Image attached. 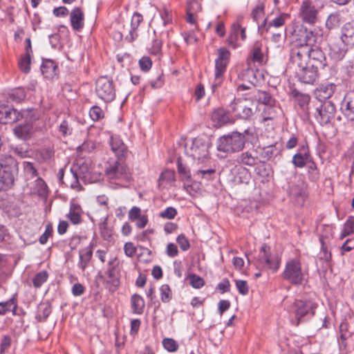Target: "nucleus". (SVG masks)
Masks as SVG:
<instances>
[{"label":"nucleus","instance_id":"4c0bfd02","mask_svg":"<svg viewBox=\"0 0 354 354\" xmlns=\"http://www.w3.org/2000/svg\"><path fill=\"white\" fill-rule=\"evenodd\" d=\"M17 308V301L14 297L6 301L0 302V316L5 315L10 311H12L13 315H15Z\"/></svg>","mask_w":354,"mask_h":354},{"label":"nucleus","instance_id":"2f4dec72","mask_svg":"<svg viewBox=\"0 0 354 354\" xmlns=\"http://www.w3.org/2000/svg\"><path fill=\"white\" fill-rule=\"evenodd\" d=\"M117 259L114 258L109 261L108 266L109 268L107 271L106 272V274L107 275V281L111 283L113 286L117 287L119 286V277L118 273L116 270V263Z\"/></svg>","mask_w":354,"mask_h":354},{"label":"nucleus","instance_id":"69168bd1","mask_svg":"<svg viewBox=\"0 0 354 354\" xmlns=\"http://www.w3.org/2000/svg\"><path fill=\"white\" fill-rule=\"evenodd\" d=\"M177 214V210L173 207H167L160 213V216L164 218L173 219Z\"/></svg>","mask_w":354,"mask_h":354},{"label":"nucleus","instance_id":"de8ad7c7","mask_svg":"<svg viewBox=\"0 0 354 354\" xmlns=\"http://www.w3.org/2000/svg\"><path fill=\"white\" fill-rule=\"evenodd\" d=\"M341 22V15L339 12L330 14L326 21V26L328 28L332 29L339 25Z\"/></svg>","mask_w":354,"mask_h":354},{"label":"nucleus","instance_id":"5701e85b","mask_svg":"<svg viewBox=\"0 0 354 354\" xmlns=\"http://www.w3.org/2000/svg\"><path fill=\"white\" fill-rule=\"evenodd\" d=\"M346 46H347V44L343 43L342 39L330 44L328 53L331 59L335 61L342 59L347 52Z\"/></svg>","mask_w":354,"mask_h":354},{"label":"nucleus","instance_id":"a18cd8bd","mask_svg":"<svg viewBox=\"0 0 354 354\" xmlns=\"http://www.w3.org/2000/svg\"><path fill=\"white\" fill-rule=\"evenodd\" d=\"M175 180V172L174 170L167 169L162 171L159 177V185H165Z\"/></svg>","mask_w":354,"mask_h":354},{"label":"nucleus","instance_id":"bb28decb","mask_svg":"<svg viewBox=\"0 0 354 354\" xmlns=\"http://www.w3.org/2000/svg\"><path fill=\"white\" fill-rule=\"evenodd\" d=\"M83 214L84 212L80 205L72 200L70 203V209L67 218L73 225H78L82 223Z\"/></svg>","mask_w":354,"mask_h":354},{"label":"nucleus","instance_id":"13d9d810","mask_svg":"<svg viewBox=\"0 0 354 354\" xmlns=\"http://www.w3.org/2000/svg\"><path fill=\"white\" fill-rule=\"evenodd\" d=\"M308 171L309 174V178L312 181H316L319 179V174L314 162H310L308 165Z\"/></svg>","mask_w":354,"mask_h":354},{"label":"nucleus","instance_id":"ddd939ff","mask_svg":"<svg viewBox=\"0 0 354 354\" xmlns=\"http://www.w3.org/2000/svg\"><path fill=\"white\" fill-rule=\"evenodd\" d=\"M95 92L98 97L105 102H111L115 96L113 82L105 77L97 79Z\"/></svg>","mask_w":354,"mask_h":354},{"label":"nucleus","instance_id":"2eb2a0df","mask_svg":"<svg viewBox=\"0 0 354 354\" xmlns=\"http://www.w3.org/2000/svg\"><path fill=\"white\" fill-rule=\"evenodd\" d=\"M317 306V304L310 300H295L294 307L295 317L297 320V325L303 317H313Z\"/></svg>","mask_w":354,"mask_h":354},{"label":"nucleus","instance_id":"7c9ffc66","mask_svg":"<svg viewBox=\"0 0 354 354\" xmlns=\"http://www.w3.org/2000/svg\"><path fill=\"white\" fill-rule=\"evenodd\" d=\"M249 97L253 102L254 100H256L266 106H272L274 102V100L268 93L260 90L254 89Z\"/></svg>","mask_w":354,"mask_h":354},{"label":"nucleus","instance_id":"a19ab883","mask_svg":"<svg viewBox=\"0 0 354 354\" xmlns=\"http://www.w3.org/2000/svg\"><path fill=\"white\" fill-rule=\"evenodd\" d=\"M26 97L25 89L21 87L13 88L8 93V99L16 103L22 102Z\"/></svg>","mask_w":354,"mask_h":354},{"label":"nucleus","instance_id":"aec40b11","mask_svg":"<svg viewBox=\"0 0 354 354\" xmlns=\"http://www.w3.org/2000/svg\"><path fill=\"white\" fill-rule=\"evenodd\" d=\"M341 109L348 120L354 121V91L346 94L342 102Z\"/></svg>","mask_w":354,"mask_h":354},{"label":"nucleus","instance_id":"6e6552de","mask_svg":"<svg viewBox=\"0 0 354 354\" xmlns=\"http://www.w3.org/2000/svg\"><path fill=\"white\" fill-rule=\"evenodd\" d=\"M284 280L293 285H301L305 281L306 274L302 270L299 260L293 259L288 261L282 273Z\"/></svg>","mask_w":354,"mask_h":354},{"label":"nucleus","instance_id":"412c9836","mask_svg":"<svg viewBox=\"0 0 354 354\" xmlns=\"http://www.w3.org/2000/svg\"><path fill=\"white\" fill-rule=\"evenodd\" d=\"M309 63L315 64L319 68H324L326 65V56L324 52L317 46H309Z\"/></svg>","mask_w":354,"mask_h":354},{"label":"nucleus","instance_id":"f3484780","mask_svg":"<svg viewBox=\"0 0 354 354\" xmlns=\"http://www.w3.org/2000/svg\"><path fill=\"white\" fill-rule=\"evenodd\" d=\"M336 109L331 102H326L316 109L315 117L321 124H328L334 118Z\"/></svg>","mask_w":354,"mask_h":354},{"label":"nucleus","instance_id":"0e129e2a","mask_svg":"<svg viewBox=\"0 0 354 354\" xmlns=\"http://www.w3.org/2000/svg\"><path fill=\"white\" fill-rule=\"evenodd\" d=\"M215 173L216 170L214 169H200L196 172L195 175L201 176L207 180H210L213 178Z\"/></svg>","mask_w":354,"mask_h":354},{"label":"nucleus","instance_id":"4468645a","mask_svg":"<svg viewBox=\"0 0 354 354\" xmlns=\"http://www.w3.org/2000/svg\"><path fill=\"white\" fill-rule=\"evenodd\" d=\"M290 196L299 205H302L308 198L307 185L299 178L291 182L288 187Z\"/></svg>","mask_w":354,"mask_h":354},{"label":"nucleus","instance_id":"680f3d73","mask_svg":"<svg viewBox=\"0 0 354 354\" xmlns=\"http://www.w3.org/2000/svg\"><path fill=\"white\" fill-rule=\"evenodd\" d=\"M11 343V337L8 335H3L0 344V353L3 354L6 351H7L10 347Z\"/></svg>","mask_w":354,"mask_h":354},{"label":"nucleus","instance_id":"5fc2aeb1","mask_svg":"<svg viewBox=\"0 0 354 354\" xmlns=\"http://www.w3.org/2000/svg\"><path fill=\"white\" fill-rule=\"evenodd\" d=\"M104 111L98 106H93L89 111V115L93 121H98L104 118Z\"/></svg>","mask_w":354,"mask_h":354},{"label":"nucleus","instance_id":"6e6d98bb","mask_svg":"<svg viewBox=\"0 0 354 354\" xmlns=\"http://www.w3.org/2000/svg\"><path fill=\"white\" fill-rule=\"evenodd\" d=\"M189 283H190L191 286L194 288H196V289L201 288L205 284V281H204L203 279L195 274H190L189 276Z\"/></svg>","mask_w":354,"mask_h":354},{"label":"nucleus","instance_id":"58836bf2","mask_svg":"<svg viewBox=\"0 0 354 354\" xmlns=\"http://www.w3.org/2000/svg\"><path fill=\"white\" fill-rule=\"evenodd\" d=\"M258 161V157L253 155L251 151L243 152L238 158V162L244 165L253 167Z\"/></svg>","mask_w":354,"mask_h":354},{"label":"nucleus","instance_id":"72a5a7b5","mask_svg":"<svg viewBox=\"0 0 354 354\" xmlns=\"http://www.w3.org/2000/svg\"><path fill=\"white\" fill-rule=\"evenodd\" d=\"M57 66L50 59H46L43 62L41 71L43 75L48 79L53 78L57 74Z\"/></svg>","mask_w":354,"mask_h":354},{"label":"nucleus","instance_id":"0eeeda50","mask_svg":"<svg viewBox=\"0 0 354 354\" xmlns=\"http://www.w3.org/2000/svg\"><path fill=\"white\" fill-rule=\"evenodd\" d=\"M290 35L292 37L293 47L314 45L317 39V35L313 31L308 30L306 26L300 24H292V30L290 32Z\"/></svg>","mask_w":354,"mask_h":354},{"label":"nucleus","instance_id":"6ab92c4d","mask_svg":"<svg viewBox=\"0 0 354 354\" xmlns=\"http://www.w3.org/2000/svg\"><path fill=\"white\" fill-rule=\"evenodd\" d=\"M36 120H26L24 124H19L13 129V133L16 137L23 140H29L34 134L35 129L32 124L33 121Z\"/></svg>","mask_w":354,"mask_h":354},{"label":"nucleus","instance_id":"20e7f679","mask_svg":"<svg viewBox=\"0 0 354 354\" xmlns=\"http://www.w3.org/2000/svg\"><path fill=\"white\" fill-rule=\"evenodd\" d=\"M38 120L39 115L37 111L32 109H28L19 111L16 109L8 106H0V123H14L20 119Z\"/></svg>","mask_w":354,"mask_h":354},{"label":"nucleus","instance_id":"f8f14e48","mask_svg":"<svg viewBox=\"0 0 354 354\" xmlns=\"http://www.w3.org/2000/svg\"><path fill=\"white\" fill-rule=\"evenodd\" d=\"M90 166L87 162H82L81 160L77 162L71 167V181L70 187L76 190H81L82 187L80 184V179H86L90 174Z\"/></svg>","mask_w":354,"mask_h":354},{"label":"nucleus","instance_id":"c9c22d12","mask_svg":"<svg viewBox=\"0 0 354 354\" xmlns=\"http://www.w3.org/2000/svg\"><path fill=\"white\" fill-rule=\"evenodd\" d=\"M263 46L261 42L257 41L254 43L251 51L253 62L262 64L265 61V54L263 51Z\"/></svg>","mask_w":354,"mask_h":354},{"label":"nucleus","instance_id":"774afa93","mask_svg":"<svg viewBox=\"0 0 354 354\" xmlns=\"http://www.w3.org/2000/svg\"><path fill=\"white\" fill-rule=\"evenodd\" d=\"M340 338L342 340L347 339L351 336L348 331V324L346 322H342L339 326Z\"/></svg>","mask_w":354,"mask_h":354},{"label":"nucleus","instance_id":"f03ea898","mask_svg":"<svg viewBox=\"0 0 354 354\" xmlns=\"http://www.w3.org/2000/svg\"><path fill=\"white\" fill-rule=\"evenodd\" d=\"M104 173L110 180L128 182L131 178V171L122 159L109 160L106 164Z\"/></svg>","mask_w":354,"mask_h":354},{"label":"nucleus","instance_id":"49530a36","mask_svg":"<svg viewBox=\"0 0 354 354\" xmlns=\"http://www.w3.org/2000/svg\"><path fill=\"white\" fill-rule=\"evenodd\" d=\"M308 156L306 151L304 153H297L293 156L292 162L296 167L302 168L306 165Z\"/></svg>","mask_w":354,"mask_h":354},{"label":"nucleus","instance_id":"4be33fe9","mask_svg":"<svg viewBox=\"0 0 354 354\" xmlns=\"http://www.w3.org/2000/svg\"><path fill=\"white\" fill-rule=\"evenodd\" d=\"M287 17V14L281 13L271 21H268V18H266L261 24L259 25V30H261V32L263 31L268 32L271 28H280L285 24Z\"/></svg>","mask_w":354,"mask_h":354},{"label":"nucleus","instance_id":"f257e3e1","mask_svg":"<svg viewBox=\"0 0 354 354\" xmlns=\"http://www.w3.org/2000/svg\"><path fill=\"white\" fill-rule=\"evenodd\" d=\"M17 171V162L10 155L0 157V189L10 187L14 183Z\"/></svg>","mask_w":354,"mask_h":354},{"label":"nucleus","instance_id":"338daca9","mask_svg":"<svg viewBox=\"0 0 354 354\" xmlns=\"http://www.w3.org/2000/svg\"><path fill=\"white\" fill-rule=\"evenodd\" d=\"M141 216V209L137 206H133L128 214L129 219L131 221H136Z\"/></svg>","mask_w":354,"mask_h":354},{"label":"nucleus","instance_id":"dca6fc26","mask_svg":"<svg viewBox=\"0 0 354 354\" xmlns=\"http://www.w3.org/2000/svg\"><path fill=\"white\" fill-rule=\"evenodd\" d=\"M318 66L309 63L296 68V75L299 80L304 84H313L318 79Z\"/></svg>","mask_w":354,"mask_h":354},{"label":"nucleus","instance_id":"7ed1b4c3","mask_svg":"<svg viewBox=\"0 0 354 354\" xmlns=\"http://www.w3.org/2000/svg\"><path fill=\"white\" fill-rule=\"evenodd\" d=\"M230 52L225 48L218 49L217 57L215 59L214 79L212 83L211 88L214 93L221 86L224 74L230 62Z\"/></svg>","mask_w":354,"mask_h":354},{"label":"nucleus","instance_id":"9b49d317","mask_svg":"<svg viewBox=\"0 0 354 354\" xmlns=\"http://www.w3.org/2000/svg\"><path fill=\"white\" fill-rule=\"evenodd\" d=\"M186 153L194 160L202 162L209 157V144L204 139L196 138L192 140L191 144L186 145Z\"/></svg>","mask_w":354,"mask_h":354},{"label":"nucleus","instance_id":"ea45409f","mask_svg":"<svg viewBox=\"0 0 354 354\" xmlns=\"http://www.w3.org/2000/svg\"><path fill=\"white\" fill-rule=\"evenodd\" d=\"M51 306L48 302L41 303L38 306L37 319L41 322L46 321L49 315L51 313Z\"/></svg>","mask_w":354,"mask_h":354},{"label":"nucleus","instance_id":"c03bdc74","mask_svg":"<svg viewBox=\"0 0 354 354\" xmlns=\"http://www.w3.org/2000/svg\"><path fill=\"white\" fill-rule=\"evenodd\" d=\"M177 170L183 180H191L190 170L186 165L183 164L181 158H178L177 160Z\"/></svg>","mask_w":354,"mask_h":354},{"label":"nucleus","instance_id":"1a4fd4ad","mask_svg":"<svg viewBox=\"0 0 354 354\" xmlns=\"http://www.w3.org/2000/svg\"><path fill=\"white\" fill-rule=\"evenodd\" d=\"M281 264V257L276 252H272L270 247L263 244L257 260V266L261 268L277 271Z\"/></svg>","mask_w":354,"mask_h":354},{"label":"nucleus","instance_id":"39448f33","mask_svg":"<svg viewBox=\"0 0 354 354\" xmlns=\"http://www.w3.org/2000/svg\"><path fill=\"white\" fill-rule=\"evenodd\" d=\"M245 142L244 136L237 132H233L218 139L217 149L227 153H234L241 151L244 147Z\"/></svg>","mask_w":354,"mask_h":354},{"label":"nucleus","instance_id":"4d7b16f0","mask_svg":"<svg viewBox=\"0 0 354 354\" xmlns=\"http://www.w3.org/2000/svg\"><path fill=\"white\" fill-rule=\"evenodd\" d=\"M276 112L272 106H265L261 113L262 122L271 120L275 117Z\"/></svg>","mask_w":354,"mask_h":354},{"label":"nucleus","instance_id":"e2e57ef3","mask_svg":"<svg viewBox=\"0 0 354 354\" xmlns=\"http://www.w3.org/2000/svg\"><path fill=\"white\" fill-rule=\"evenodd\" d=\"M160 17L162 20L163 26H165L167 24L171 23L172 16L171 12L166 8H164L160 12Z\"/></svg>","mask_w":354,"mask_h":354},{"label":"nucleus","instance_id":"a211bd4d","mask_svg":"<svg viewBox=\"0 0 354 354\" xmlns=\"http://www.w3.org/2000/svg\"><path fill=\"white\" fill-rule=\"evenodd\" d=\"M309 46L293 47L290 53V59L298 68L309 64Z\"/></svg>","mask_w":354,"mask_h":354},{"label":"nucleus","instance_id":"f704fd0d","mask_svg":"<svg viewBox=\"0 0 354 354\" xmlns=\"http://www.w3.org/2000/svg\"><path fill=\"white\" fill-rule=\"evenodd\" d=\"M131 307L133 314L141 315L145 308V301L139 295L134 294L131 298Z\"/></svg>","mask_w":354,"mask_h":354},{"label":"nucleus","instance_id":"9d476101","mask_svg":"<svg viewBox=\"0 0 354 354\" xmlns=\"http://www.w3.org/2000/svg\"><path fill=\"white\" fill-rule=\"evenodd\" d=\"M324 4L315 5L310 0H303L299 9V17L307 24L314 25L318 21V15Z\"/></svg>","mask_w":354,"mask_h":354},{"label":"nucleus","instance_id":"393cba45","mask_svg":"<svg viewBox=\"0 0 354 354\" xmlns=\"http://www.w3.org/2000/svg\"><path fill=\"white\" fill-rule=\"evenodd\" d=\"M110 146L118 159L125 158L128 153L127 146L118 136H112L110 140Z\"/></svg>","mask_w":354,"mask_h":354},{"label":"nucleus","instance_id":"a878e982","mask_svg":"<svg viewBox=\"0 0 354 354\" xmlns=\"http://www.w3.org/2000/svg\"><path fill=\"white\" fill-rule=\"evenodd\" d=\"M214 125L216 127H221L226 124L232 123L229 114L222 108L215 109L211 115Z\"/></svg>","mask_w":354,"mask_h":354},{"label":"nucleus","instance_id":"37998d69","mask_svg":"<svg viewBox=\"0 0 354 354\" xmlns=\"http://www.w3.org/2000/svg\"><path fill=\"white\" fill-rule=\"evenodd\" d=\"M31 55L24 53L21 56L18 62L20 70L24 73H28L30 71Z\"/></svg>","mask_w":354,"mask_h":354},{"label":"nucleus","instance_id":"473e14b6","mask_svg":"<svg viewBox=\"0 0 354 354\" xmlns=\"http://www.w3.org/2000/svg\"><path fill=\"white\" fill-rule=\"evenodd\" d=\"M54 148L52 146L41 147L35 152L36 158L41 162L50 160L54 156Z\"/></svg>","mask_w":354,"mask_h":354},{"label":"nucleus","instance_id":"09e8293b","mask_svg":"<svg viewBox=\"0 0 354 354\" xmlns=\"http://www.w3.org/2000/svg\"><path fill=\"white\" fill-rule=\"evenodd\" d=\"M160 299L163 303H168L172 298V292L168 284H163L160 288Z\"/></svg>","mask_w":354,"mask_h":354},{"label":"nucleus","instance_id":"423d86ee","mask_svg":"<svg viewBox=\"0 0 354 354\" xmlns=\"http://www.w3.org/2000/svg\"><path fill=\"white\" fill-rule=\"evenodd\" d=\"M255 106L250 97L235 98L230 104V111L236 118L247 120L254 115Z\"/></svg>","mask_w":354,"mask_h":354},{"label":"nucleus","instance_id":"052dcab7","mask_svg":"<svg viewBox=\"0 0 354 354\" xmlns=\"http://www.w3.org/2000/svg\"><path fill=\"white\" fill-rule=\"evenodd\" d=\"M236 287L239 292L242 295H246L249 291V287L246 281L235 280Z\"/></svg>","mask_w":354,"mask_h":354},{"label":"nucleus","instance_id":"79ce46f5","mask_svg":"<svg viewBox=\"0 0 354 354\" xmlns=\"http://www.w3.org/2000/svg\"><path fill=\"white\" fill-rule=\"evenodd\" d=\"M240 29L241 25H239V24H234L232 26L231 32H230L227 38V44L229 46H232L233 48H236L237 47L236 41L238 39V35Z\"/></svg>","mask_w":354,"mask_h":354},{"label":"nucleus","instance_id":"c85d7f7f","mask_svg":"<svg viewBox=\"0 0 354 354\" xmlns=\"http://www.w3.org/2000/svg\"><path fill=\"white\" fill-rule=\"evenodd\" d=\"M93 256V247L91 245L79 251L78 267L84 272L88 266Z\"/></svg>","mask_w":354,"mask_h":354},{"label":"nucleus","instance_id":"864d4df0","mask_svg":"<svg viewBox=\"0 0 354 354\" xmlns=\"http://www.w3.org/2000/svg\"><path fill=\"white\" fill-rule=\"evenodd\" d=\"M354 231V218H349L344 225V229L342 232L340 237L342 239L346 236L352 234Z\"/></svg>","mask_w":354,"mask_h":354},{"label":"nucleus","instance_id":"b1692460","mask_svg":"<svg viewBox=\"0 0 354 354\" xmlns=\"http://www.w3.org/2000/svg\"><path fill=\"white\" fill-rule=\"evenodd\" d=\"M336 85L330 82L321 84L315 90V95L319 101L329 99L335 93Z\"/></svg>","mask_w":354,"mask_h":354},{"label":"nucleus","instance_id":"8fccbe9b","mask_svg":"<svg viewBox=\"0 0 354 354\" xmlns=\"http://www.w3.org/2000/svg\"><path fill=\"white\" fill-rule=\"evenodd\" d=\"M162 346L165 350L170 353L176 352L178 349V344L172 338L163 339Z\"/></svg>","mask_w":354,"mask_h":354},{"label":"nucleus","instance_id":"bf43d9fd","mask_svg":"<svg viewBox=\"0 0 354 354\" xmlns=\"http://www.w3.org/2000/svg\"><path fill=\"white\" fill-rule=\"evenodd\" d=\"M201 10L202 7L198 0H190L187 2V12L196 14Z\"/></svg>","mask_w":354,"mask_h":354},{"label":"nucleus","instance_id":"cd10ccee","mask_svg":"<svg viewBox=\"0 0 354 354\" xmlns=\"http://www.w3.org/2000/svg\"><path fill=\"white\" fill-rule=\"evenodd\" d=\"M84 15L83 10L79 8H75L71 12L70 21L72 28L75 30H81L84 26Z\"/></svg>","mask_w":354,"mask_h":354},{"label":"nucleus","instance_id":"3c124183","mask_svg":"<svg viewBox=\"0 0 354 354\" xmlns=\"http://www.w3.org/2000/svg\"><path fill=\"white\" fill-rule=\"evenodd\" d=\"M265 6L263 3L259 2L252 10V17L253 20L258 22L259 19L264 15Z\"/></svg>","mask_w":354,"mask_h":354},{"label":"nucleus","instance_id":"c756f323","mask_svg":"<svg viewBox=\"0 0 354 354\" xmlns=\"http://www.w3.org/2000/svg\"><path fill=\"white\" fill-rule=\"evenodd\" d=\"M341 39L347 45L354 46V21L348 22L343 26Z\"/></svg>","mask_w":354,"mask_h":354},{"label":"nucleus","instance_id":"603ef678","mask_svg":"<svg viewBox=\"0 0 354 354\" xmlns=\"http://www.w3.org/2000/svg\"><path fill=\"white\" fill-rule=\"evenodd\" d=\"M48 274L46 271H41L37 273L33 280L32 283L35 287H40L48 279Z\"/></svg>","mask_w":354,"mask_h":354},{"label":"nucleus","instance_id":"e433bc0d","mask_svg":"<svg viewBox=\"0 0 354 354\" xmlns=\"http://www.w3.org/2000/svg\"><path fill=\"white\" fill-rule=\"evenodd\" d=\"M32 189V192L34 194H37L38 196L46 198L48 194V189L46 183L44 182V180L41 178H38L34 183V185Z\"/></svg>","mask_w":354,"mask_h":354}]
</instances>
